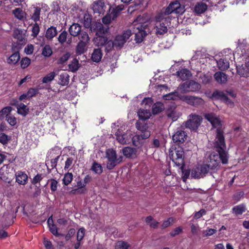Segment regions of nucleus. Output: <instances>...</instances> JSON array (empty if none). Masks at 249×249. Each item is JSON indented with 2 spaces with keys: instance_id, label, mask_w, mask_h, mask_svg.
<instances>
[{
  "instance_id": "obj_30",
  "label": "nucleus",
  "mask_w": 249,
  "mask_h": 249,
  "mask_svg": "<svg viewBox=\"0 0 249 249\" xmlns=\"http://www.w3.org/2000/svg\"><path fill=\"white\" fill-rule=\"evenodd\" d=\"M102 53L100 49H95L91 54V59L93 62H99L102 57Z\"/></svg>"
},
{
  "instance_id": "obj_31",
  "label": "nucleus",
  "mask_w": 249,
  "mask_h": 249,
  "mask_svg": "<svg viewBox=\"0 0 249 249\" xmlns=\"http://www.w3.org/2000/svg\"><path fill=\"white\" fill-rule=\"evenodd\" d=\"M177 75L181 80H185L188 79L191 75V72L187 69H183L177 72Z\"/></svg>"
},
{
  "instance_id": "obj_28",
  "label": "nucleus",
  "mask_w": 249,
  "mask_h": 249,
  "mask_svg": "<svg viewBox=\"0 0 249 249\" xmlns=\"http://www.w3.org/2000/svg\"><path fill=\"white\" fill-rule=\"evenodd\" d=\"M57 34V31L56 27L51 26L47 30L45 34V37L48 40H50L55 36Z\"/></svg>"
},
{
  "instance_id": "obj_56",
  "label": "nucleus",
  "mask_w": 249,
  "mask_h": 249,
  "mask_svg": "<svg viewBox=\"0 0 249 249\" xmlns=\"http://www.w3.org/2000/svg\"><path fill=\"white\" fill-rule=\"evenodd\" d=\"M133 144L136 146H140L142 144L139 135H136L132 138Z\"/></svg>"
},
{
  "instance_id": "obj_49",
  "label": "nucleus",
  "mask_w": 249,
  "mask_h": 249,
  "mask_svg": "<svg viewBox=\"0 0 249 249\" xmlns=\"http://www.w3.org/2000/svg\"><path fill=\"white\" fill-rule=\"evenodd\" d=\"M53 53L51 47L49 45H46L42 50V54L45 57H49Z\"/></svg>"
},
{
  "instance_id": "obj_16",
  "label": "nucleus",
  "mask_w": 249,
  "mask_h": 249,
  "mask_svg": "<svg viewBox=\"0 0 249 249\" xmlns=\"http://www.w3.org/2000/svg\"><path fill=\"white\" fill-rule=\"evenodd\" d=\"M92 9L94 13L104 14L106 11V6L102 0H98L94 2Z\"/></svg>"
},
{
  "instance_id": "obj_14",
  "label": "nucleus",
  "mask_w": 249,
  "mask_h": 249,
  "mask_svg": "<svg viewBox=\"0 0 249 249\" xmlns=\"http://www.w3.org/2000/svg\"><path fill=\"white\" fill-rule=\"evenodd\" d=\"M115 136L118 142L122 144H126L129 143L130 139L131 138V133L127 131L123 132L118 130L116 133Z\"/></svg>"
},
{
  "instance_id": "obj_1",
  "label": "nucleus",
  "mask_w": 249,
  "mask_h": 249,
  "mask_svg": "<svg viewBox=\"0 0 249 249\" xmlns=\"http://www.w3.org/2000/svg\"><path fill=\"white\" fill-rule=\"evenodd\" d=\"M142 17L140 16L137 17L136 20L134 21L135 27L134 28L133 33L135 34V40L137 43L142 42L144 38L149 32L148 24L147 22L141 21Z\"/></svg>"
},
{
  "instance_id": "obj_15",
  "label": "nucleus",
  "mask_w": 249,
  "mask_h": 249,
  "mask_svg": "<svg viewBox=\"0 0 249 249\" xmlns=\"http://www.w3.org/2000/svg\"><path fill=\"white\" fill-rule=\"evenodd\" d=\"M219 157L217 155L213 154L211 155L206 164H204L206 166L208 172L210 171L214 170L216 168L219 164Z\"/></svg>"
},
{
  "instance_id": "obj_39",
  "label": "nucleus",
  "mask_w": 249,
  "mask_h": 249,
  "mask_svg": "<svg viewBox=\"0 0 249 249\" xmlns=\"http://www.w3.org/2000/svg\"><path fill=\"white\" fill-rule=\"evenodd\" d=\"M232 210L235 215L242 214L246 210V206L243 204H240L233 207Z\"/></svg>"
},
{
  "instance_id": "obj_61",
  "label": "nucleus",
  "mask_w": 249,
  "mask_h": 249,
  "mask_svg": "<svg viewBox=\"0 0 249 249\" xmlns=\"http://www.w3.org/2000/svg\"><path fill=\"white\" fill-rule=\"evenodd\" d=\"M6 120L12 126L15 125L17 123L16 118L11 115H7L6 116Z\"/></svg>"
},
{
  "instance_id": "obj_47",
  "label": "nucleus",
  "mask_w": 249,
  "mask_h": 249,
  "mask_svg": "<svg viewBox=\"0 0 249 249\" xmlns=\"http://www.w3.org/2000/svg\"><path fill=\"white\" fill-rule=\"evenodd\" d=\"M69 69L72 72L76 71L79 68L78 61L76 59H74L69 65Z\"/></svg>"
},
{
  "instance_id": "obj_17",
  "label": "nucleus",
  "mask_w": 249,
  "mask_h": 249,
  "mask_svg": "<svg viewBox=\"0 0 249 249\" xmlns=\"http://www.w3.org/2000/svg\"><path fill=\"white\" fill-rule=\"evenodd\" d=\"M205 118L211 123L214 127H216L220 125L219 119L213 113L206 114Z\"/></svg>"
},
{
  "instance_id": "obj_19",
  "label": "nucleus",
  "mask_w": 249,
  "mask_h": 249,
  "mask_svg": "<svg viewBox=\"0 0 249 249\" xmlns=\"http://www.w3.org/2000/svg\"><path fill=\"white\" fill-rule=\"evenodd\" d=\"M58 76V84L61 86H67L69 83L70 76L67 72H62L57 74Z\"/></svg>"
},
{
  "instance_id": "obj_11",
  "label": "nucleus",
  "mask_w": 249,
  "mask_h": 249,
  "mask_svg": "<svg viewBox=\"0 0 249 249\" xmlns=\"http://www.w3.org/2000/svg\"><path fill=\"white\" fill-rule=\"evenodd\" d=\"M188 138L187 133L181 128H178L172 136L173 142L177 144L183 143Z\"/></svg>"
},
{
  "instance_id": "obj_7",
  "label": "nucleus",
  "mask_w": 249,
  "mask_h": 249,
  "mask_svg": "<svg viewBox=\"0 0 249 249\" xmlns=\"http://www.w3.org/2000/svg\"><path fill=\"white\" fill-rule=\"evenodd\" d=\"M213 96L215 98L224 101L228 105L232 107L233 103L229 98L228 96L232 98H235L236 94L231 91L224 92L223 91L216 90L213 92Z\"/></svg>"
},
{
  "instance_id": "obj_59",
  "label": "nucleus",
  "mask_w": 249,
  "mask_h": 249,
  "mask_svg": "<svg viewBox=\"0 0 249 249\" xmlns=\"http://www.w3.org/2000/svg\"><path fill=\"white\" fill-rule=\"evenodd\" d=\"M30 63L31 60L28 57H24L20 61L21 67L22 68L25 69L30 65Z\"/></svg>"
},
{
  "instance_id": "obj_26",
  "label": "nucleus",
  "mask_w": 249,
  "mask_h": 249,
  "mask_svg": "<svg viewBox=\"0 0 249 249\" xmlns=\"http://www.w3.org/2000/svg\"><path fill=\"white\" fill-rule=\"evenodd\" d=\"M20 59L19 53L18 51H15L7 60V62L10 65H15Z\"/></svg>"
},
{
  "instance_id": "obj_40",
  "label": "nucleus",
  "mask_w": 249,
  "mask_h": 249,
  "mask_svg": "<svg viewBox=\"0 0 249 249\" xmlns=\"http://www.w3.org/2000/svg\"><path fill=\"white\" fill-rule=\"evenodd\" d=\"M145 222L151 228L154 229L157 228L159 224V223L150 215L146 217Z\"/></svg>"
},
{
  "instance_id": "obj_29",
  "label": "nucleus",
  "mask_w": 249,
  "mask_h": 249,
  "mask_svg": "<svg viewBox=\"0 0 249 249\" xmlns=\"http://www.w3.org/2000/svg\"><path fill=\"white\" fill-rule=\"evenodd\" d=\"M60 71L59 69H55L54 71L49 73L46 76L44 77L42 79V82L43 83H48L53 80L56 74Z\"/></svg>"
},
{
  "instance_id": "obj_34",
  "label": "nucleus",
  "mask_w": 249,
  "mask_h": 249,
  "mask_svg": "<svg viewBox=\"0 0 249 249\" xmlns=\"http://www.w3.org/2000/svg\"><path fill=\"white\" fill-rule=\"evenodd\" d=\"M137 150L136 148L130 147H126L123 149L122 152L124 156L127 158H131L136 155Z\"/></svg>"
},
{
  "instance_id": "obj_13",
  "label": "nucleus",
  "mask_w": 249,
  "mask_h": 249,
  "mask_svg": "<svg viewBox=\"0 0 249 249\" xmlns=\"http://www.w3.org/2000/svg\"><path fill=\"white\" fill-rule=\"evenodd\" d=\"M41 10V8L39 7L33 6L28 9L27 15L34 22H37L40 21Z\"/></svg>"
},
{
  "instance_id": "obj_35",
  "label": "nucleus",
  "mask_w": 249,
  "mask_h": 249,
  "mask_svg": "<svg viewBox=\"0 0 249 249\" xmlns=\"http://www.w3.org/2000/svg\"><path fill=\"white\" fill-rule=\"evenodd\" d=\"M164 106L161 102L155 103L152 106V111L154 114H158L164 109Z\"/></svg>"
},
{
  "instance_id": "obj_6",
  "label": "nucleus",
  "mask_w": 249,
  "mask_h": 249,
  "mask_svg": "<svg viewBox=\"0 0 249 249\" xmlns=\"http://www.w3.org/2000/svg\"><path fill=\"white\" fill-rule=\"evenodd\" d=\"M184 152L182 148L176 149L174 151H169V157L177 166L184 165Z\"/></svg>"
},
{
  "instance_id": "obj_25",
  "label": "nucleus",
  "mask_w": 249,
  "mask_h": 249,
  "mask_svg": "<svg viewBox=\"0 0 249 249\" xmlns=\"http://www.w3.org/2000/svg\"><path fill=\"white\" fill-rule=\"evenodd\" d=\"M108 40L107 37L105 36H96L93 39L94 44L98 47L104 46Z\"/></svg>"
},
{
  "instance_id": "obj_10",
  "label": "nucleus",
  "mask_w": 249,
  "mask_h": 249,
  "mask_svg": "<svg viewBox=\"0 0 249 249\" xmlns=\"http://www.w3.org/2000/svg\"><path fill=\"white\" fill-rule=\"evenodd\" d=\"M181 101L196 107L202 106L204 103V101L202 98L191 95H183L181 97Z\"/></svg>"
},
{
  "instance_id": "obj_58",
  "label": "nucleus",
  "mask_w": 249,
  "mask_h": 249,
  "mask_svg": "<svg viewBox=\"0 0 249 249\" xmlns=\"http://www.w3.org/2000/svg\"><path fill=\"white\" fill-rule=\"evenodd\" d=\"M174 219L173 217L169 218L167 220L164 221L162 225H161V228L164 229L170 226L174 222Z\"/></svg>"
},
{
  "instance_id": "obj_46",
  "label": "nucleus",
  "mask_w": 249,
  "mask_h": 249,
  "mask_svg": "<svg viewBox=\"0 0 249 249\" xmlns=\"http://www.w3.org/2000/svg\"><path fill=\"white\" fill-rule=\"evenodd\" d=\"M130 247L127 242L121 240L118 241L115 245V249H128Z\"/></svg>"
},
{
  "instance_id": "obj_63",
  "label": "nucleus",
  "mask_w": 249,
  "mask_h": 249,
  "mask_svg": "<svg viewBox=\"0 0 249 249\" xmlns=\"http://www.w3.org/2000/svg\"><path fill=\"white\" fill-rule=\"evenodd\" d=\"M142 132V134L139 135L140 136V139H141V141L143 143V141L148 139L150 136V132L149 131H145Z\"/></svg>"
},
{
  "instance_id": "obj_20",
  "label": "nucleus",
  "mask_w": 249,
  "mask_h": 249,
  "mask_svg": "<svg viewBox=\"0 0 249 249\" xmlns=\"http://www.w3.org/2000/svg\"><path fill=\"white\" fill-rule=\"evenodd\" d=\"M216 145L217 146V149L223 148L225 146L224 137L223 133L219 130H217V134L216 138Z\"/></svg>"
},
{
  "instance_id": "obj_43",
  "label": "nucleus",
  "mask_w": 249,
  "mask_h": 249,
  "mask_svg": "<svg viewBox=\"0 0 249 249\" xmlns=\"http://www.w3.org/2000/svg\"><path fill=\"white\" fill-rule=\"evenodd\" d=\"M88 44L79 42L76 49V53L77 54L80 55L85 53L86 51V46Z\"/></svg>"
},
{
  "instance_id": "obj_22",
  "label": "nucleus",
  "mask_w": 249,
  "mask_h": 249,
  "mask_svg": "<svg viewBox=\"0 0 249 249\" xmlns=\"http://www.w3.org/2000/svg\"><path fill=\"white\" fill-rule=\"evenodd\" d=\"M166 115L169 118L171 119L173 121H175L180 116V113L174 107L168 109L166 111Z\"/></svg>"
},
{
  "instance_id": "obj_21",
  "label": "nucleus",
  "mask_w": 249,
  "mask_h": 249,
  "mask_svg": "<svg viewBox=\"0 0 249 249\" xmlns=\"http://www.w3.org/2000/svg\"><path fill=\"white\" fill-rule=\"evenodd\" d=\"M12 13L15 17L20 20H23L26 18L27 14L20 8H16L12 11Z\"/></svg>"
},
{
  "instance_id": "obj_54",
  "label": "nucleus",
  "mask_w": 249,
  "mask_h": 249,
  "mask_svg": "<svg viewBox=\"0 0 249 249\" xmlns=\"http://www.w3.org/2000/svg\"><path fill=\"white\" fill-rule=\"evenodd\" d=\"M11 137L6 135L4 133H0V142L3 145L8 143V142L10 141Z\"/></svg>"
},
{
  "instance_id": "obj_33",
  "label": "nucleus",
  "mask_w": 249,
  "mask_h": 249,
  "mask_svg": "<svg viewBox=\"0 0 249 249\" xmlns=\"http://www.w3.org/2000/svg\"><path fill=\"white\" fill-rule=\"evenodd\" d=\"M28 176L22 172H19L16 175V181L20 184H25L27 182Z\"/></svg>"
},
{
  "instance_id": "obj_50",
  "label": "nucleus",
  "mask_w": 249,
  "mask_h": 249,
  "mask_svg": "<svg viewBox=\"0 0 249 249\" xmlns=\"http://www.w3.org/2000/svg\"><path fill=\"white\" fill-rule=\"evenodd\" d=\"M105 47V52L108 53L111 51L115 47V44L113 41L108 40L104 46Z\"/></svg>"
},
{
  "instance_id": "obj_57",
  "label": "nucleus",
  "mask_w": 249,
  "mask_h": 249,
  "mask_svg": "<svg viewBox=\"0 0 249 249\" xmlns=\"http://www.w3.org/2000/svg\"><path fill=\"white\" fill-rule=\"evenodd\" d=\"M68 33L66 31L62 32L58 37V41L61 44H63L67 41Z\"/></svg>"
},
{
  "instance_id": "obj_60",
  "label": "nucleus",
  "mask_w": 249,
  "mask_h": 249,
  "mask_svg": "<svg viewBox=\"0 0 249 249\" xmlns=\"http://www.w3.org/2000/svg\"><path fill=\"white\" fill-rule=\"evenodd\" d=\"M49 229L50 231L54 235L58 236H63V234L59 233L57 231V228L56 225L52 224V225L49 226Z\"/></svg>"
},
{
  "instance_id": "obj_9",
  "label": "nucleus",
  "mask_w": 249,
  "mask_h": 249,
  "mask_svg": "<svg viewBox=\"0 0 249 249\" xmlns=\"http://www.w3.org/2000/svg\"><path fill=\"white\" fill-rule=\"evenodd\" d=\"M132 34V33L130 30H127L124 32L123 35L116 36L113 41L115 47L117 49L122 48Z\"/></svg>"
},
{
  "instance_id": "obj_62",
  "label": "nucleus",
  "mask_w": 249,
  "mask_h": 249,
  "mask_svg": "<svg viewBox=\"0 0 249 249\" xmlns=\"http://www.w3.org/2000/svg\"><path fill=\"white\" fill-rule=\"evenodd\" d=\"M0 178L5 182L9 181L7 174L5 173L4 167L0 169Z\"/></svg>"
},
{
  "instance_id": "obj_2",
  "label": "nucleus",
  "mask_w": 249,
  "mask_h": 249,
  "mask_svg": "<svg viewBox=\"0 0 249 249\" xmlns=\"http://www.w3.org/2000/svg\"><path fill=\"white\" fill-rule=\"evenodd\" d=\"M169 20V17H166L164 14L160 13L156 17L155 32L157 36H161L167 32Z\"/></svg>"
},
{
  "instance_id": "obj_12",
  "label": "nucleus",
  "mask_w": 249,
  "mask_h": 249,
  "mask_svg": "<svg viewBox=\"0 0 249 249\" xmlns=\"http://www.w3.org/2000/svg\"><path fill=\"white\" fill-rule=\"evenodd\" d=\"M207 167L204 164L194 167L192 170L191 177L195 178H203L208 173Z\"/></svg>"
},
{
  "instance_id": "obj_44",
  "label": "nucleus",
  "mask_w": 249,
  "mask_h": 249,
  "mask_svg": "<svg viewBox=\"0 0 249 249\" xmlns=\"http://www.w3.org/2000/svg\"><path fill=\"white\" fill-rule=\"evenodd\" d=\"M78 36L79 42L87 44L89 43L90 38L86 32L82 31Z\"/></svg>"
},
{
  "instance_id": "obj_41",
  "label": "nucleus",
  "mask_w": 249,
  "mask_h": 249,
  "mask_svg": "<svg viewBox=\"0 0 249 249\" xmlns=\"http://www.w3.org/2000/svg\"><path fill=\"white\" fill-rule=\"evenodd\" d=\"M117 16V15H116L115 13H111L110 14H107L103 18L102 22L105 24H109L112 20L116 18Z\"/></svg>"
},
{
  "instance_id": "obj_36",
  "label": "nucleus",
  "mask_w": 249,
  "mask_h": 249,
  "mask_svg": "<svg viewBox=\"0 0 249 249\" xmlns=\"http://www.w3.org/2000/svg\"><path fill=\"white\" fill-rule=\"evenodd\" d=\"M217 63L218 68L222 71L227 70L229 67V62L225 59H220L217 61Z\"/></svg>"
},
{
  "instance_id": "obj_32",
  "label": "nucleus",
  "mask_w": 249,
  "mask_h": 249,
  "mask_svg": "<svg viewBox=\"0 0 249 249\" xmlns=\"http://www.w3.org/2000/svg\"><path fill=\"white\" fill-rule=\"evenodd\" d=\"M183 95L180 94L178 91H175L166 94L164 97L166 100H181V97L183 96Z\"/></svg>"
},
{
  "instance_id": "obj_8",
  "label": "nucleus",
  "mask_w": 249,
  "mask_h": 249,
  "mask_svg": "<svg viewBox=\"0 0 249 249\" xmlns=\"http://www.w3.org/2000/svg\"><path fill=\"white\" fill-rule=\"evenodd\" d=\"M184 12V7H182L180 3L178 1L171 2L164 11H162L160 13L163 14L166 17L172 13L176 14H182Z\"/></svg>"
},
{
  "instance_id": "obj_48",
  "label": "nucleus",
  "mask_w": 249,
  "mask_h": 249,
  "mask_svg": "<svg viewBox=\"0 0 249 249\" xmlns=\"http://www.w3.org/2000/svg\"><path fill=\"white\" fill-rule=\"evenodd\" d=\"M91 169L96 174H100L103 172L101 165L96 162L93 163Z\"/></svg>"
},
{
  "instance_id": "obj_53",
  "label": "nucleus",
  "mask_w": 249,
  "mask_h": 249,
  "mask_svg": "<svg viewBox=\"0 0 249 249\" xmlns=\"http://www.w3.org/2000/svg\"><path fill=\"white\" fill-rule=\"evenodd\" d=\"M73 179V175L71 173H67L64 176L63 181L65 185H69Z\"/></svg>"
},
{
  "instance_id": "obj_38",
  "label": "nucleus",
  "mask_w": 249,
  "mask_h": 249,
  "mask_svg": "<svg viewBox=\"0 0 249 249\" xmlns=\"http://www.w3.org/2000/svg\"><path fill=\"white\" fill-rule=\"evenodd\" d=\"M219 155H217L219 158V160H220L223 164L228 163V157L226 153L223 148H219L217 149Z\"/></svg>"
},
{
  "instance_id": "obj_23",
  "label": "nucleus",
  "mask_w": 249,
  "mask_h": 249,
  "mask_svg": "<svg viewBox=\"0 0 249 249\" xmlns=\"http://www.w3.org/2000/svg\"><path fill=\"white\" fill-rule=\"evenodd\" d=\"M215 81L220 84L226 83L228 80L227 75L224 72L218 71L214 74Z\"/></svg>"
},
{
  "instance_id": "obj_51",
  "label": "nucleus",
  "mask_w": 249,
  "mask_h": 249,
  "mask_svg": "<svg viewBox=\"0 0 249 249\" xmlns=\"http://www.w3.org/2000/svg\"><path fill=\"white\" fill-rule=\"evenodd\" d=\"M39 32L40 27L38 23V22H35V23L33 25L32 28V36H33L34 37H36L38 35Z\"/></svg>"
},
{
  "instance_id": "obj_18",
  "label": "nucleus",
  "mask_w": 249,
  "mask_h": 249,
  "mask_svg": "<svg viewBox=\"0 0 249 249\" xmlns=\"http://www.w3.org/2000/svg\"><path fill=\"white\" fill-rule=\"evenodd\" d=\"M205 118L211 123L214 127H216L220 125L219 119L213 113L206 114Z\"/></svg>"
},
{
  "instance_id": "obj_27",
  "label": "nucleus",
  "mask_w": 249,
  "mask_h": 249,
  "mask_svg": "<svg viewBox=\"0 0 249 249\" xmlns=\"http://www.w3.org/2000/svg\"><path fill=\"white\" fill-rule=\"evenodd\" d=\"M138 115L140 120L145 121L150 118L151 112L149 110L141 108L138 111Z\"/></svg>"
},
{
  "instance_id": "obj_42",
  "label": "nucleus",
  "mask_w": 249,
  "mask_h": 249,
  "mask_svg": "<svg viewBox=\"0 0 249 249\" xmlns=\"http://www.w3.org/2000/svg\"><path fill=\"white\" fill-rule=\"evenodd\" d=\"M136 127L137 129L141 132L148 131V125L146 123H144V121L139 120L136 123Z\"/></svg>"
},
{
  "instance_id": "obj_4",
  "label": "nucleus",
  "mask_w": 249,
  "mask_h": 249,
  "mask_svg": "<svg viewBox=\"0 0 249 249\" xmlns=\"http://www.w3.org/2000/svg\"><path fill=\"white\" fill-rule=\"evenodd\" d=\"M202 120L201 116L196 114H191L189 115L187 121L185 122L183 124L186 128L196 131L200 126Z\"/></svg>"
},
{
  "instance_id": "obj_5",
  "label": "nucleus",
  "mask_w": 249,
  "mask_h": 249,
  "mask_svg": "<svg viewBox=\"0 0 249 249\" xmlns=\"http://www.w3.org/2000/svg\"><path fill=\"white\" fill-rule=\"evenodd\" d=\"M200 89V85L194 80H189L184 82L178 88V89L182 93L196 92L198 91Z\"/></svg>"
},
{
  "instance_id": "obj_37",
  "label": "nucleus",
  "mask_w": 249,
  "mask_h": 249,
  "mask_svg": "<svg viewBox=\"0 0 249 249\" xmlns=\"http://www.w3.org/2000/svg\"><path fill=\"white\" fill-rule=\"evenodd\" d=\"M207 9V5L203 2L197 3L195 7V11L197 14L204 13Z\"/></svg>"
},
{
  "instance_id": "obj_52",
  "label": "nucleus",
  "mask_w": 249,
  "mask_h": 249,
  "mask_svg": "<svg viewBox=\"0 0 249 249\" xmlns=\"http://www.w3.org/2000/svg\"><path fill=\"white\" fill-rule=\"evenodd\" d=\"M70 57V53H67L63 54L57 60V64H64L68 60Z\"/></svg>"
},
{
  "instance_id": "obj_24",
  "label": "nucleus",
  "mask_w": 249,
  "mask_h": 249,
  "mask_svg": "<svg viewBox=\"0 0 249 249\" xmlns=\"http://www.w3.org/2000/svg\"><path fill=\"white\" fill-rule=\"evenodd\" d=\"M69 32L71 36H77L82 32L81 26L78 23H73L70 27Z\"/></svg>"
},
{
  "instance_id": "obj_55",
  "label": "nucleus",
  "mask_w": 249,
  "mask_h": 249,
  "mask_svg": "<svg viewBox=\"0 0 249 249\" xmlns=\"http://www.w3.org/2000/svg\"><path fill=\"white\" fill-rule=\"evenodd\" d=\"M98 27L99 28L96 31V36H104L107 32L108 29L104 27L102 24L99 23Z\"/></svg>"
},
{
  "instance_id": "obj_3",
  "label": "nucleus",
  "mask_w": 249,
  "mask_h": 249,
  "mask_svg": "<svg viewBox=\"0 0 249 249\" xmlns=\"http://www.w3.org/2000/svg\"><path fill=\"white\" fill-rule=\"evenodd\" d=\"M106 157L107 159V168L109 170L113 169L118 164L122 161L123 157L117 158V154L112 149H108L106 152Z\"/></svg>"
},
{
  "instance_id": "obj_64",
  "label": "nucleus",
  "mask_w": 249,
  "mask_h": 249,
  "mask_svg": "<svg viewBox=\"0 0 249 249\" xmlns=\"http://www.w3.org/2000/svg\"><path fill=\"white\" fill-rule=\"evenodd\" d=\"M85 235V229L84 228H80L77 233V240L78 241H80L82 240Z\"/></svg>"
},
{
  "instance_id": "obj_45",
  "label": "nucleus",
  "mask_w": 249,
  "mask_h": 249,
  "mask_svg": "<svg viewBox=\"0 0 249 249\" xmlns=\"http://www.w3.org/2000/svg\"><path fill=\"white\" fill-rule=\"evenodd\" d=\"M18 114L25 116L28 112L29 109L27 107L23 104L18 105Z\"/></svg>"
}]
</instances>
